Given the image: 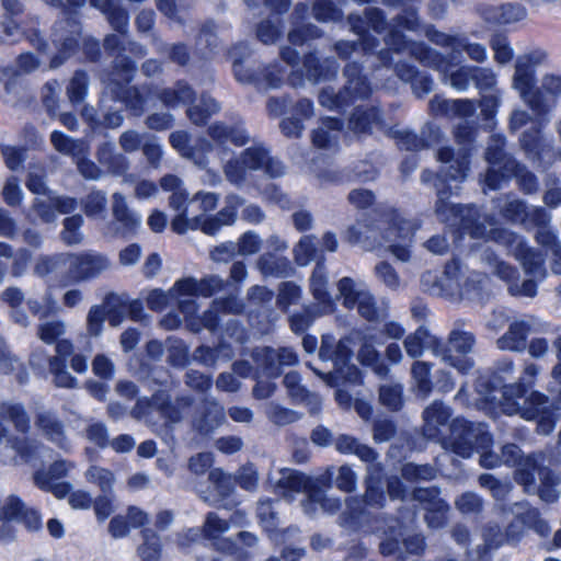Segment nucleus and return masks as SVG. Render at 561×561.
Listing matches in <instances>:
<instances>
[{
    "mask_svg": "<svg viewBox=\"0 0 561 561\" xmlns=\"http://www.w3.org/2000/svg\"><path fill=\"white\" fill-rule=\"evenodd\" d=\"M529 324L525 321H517L511 324L507 333L497 340L501 350L520 351L525 347Z\"/></svg>",
    "mask_w": 561,
    "mask_h": 561,
    "instance_id": "obj_23",
    "label": "nucleus"
},
{
    "mask_svg": "<svg viewBox=\"0 0 561 561\" xmlns=\"http://www.w3.org/2000/svg\"><path fill=\"white\" fill-rule=\"evenodd\" d=\"M161 187L164 191H171L172 194L169 198L170 207L181 214L183 210L187 211V217H191L192 211L188 210V194L182 185L180 179L173 175H167L161 180Z\"/></svg>",
    "mask_w": 561,
    "mask_h": 561,
    "instance_id": "obj_20",
    "label": "nucleus"
},
{
    "mask_svg": "<svg viewBox=\"0 0 561 561\" xmlns=\"http://www.w3.org/2000/svg\"><path fill=\"white\" fill-rule=\"evenodd\" d=\"M485 282L486 277L477 272H470L467 275H461L457 282L458 295L460 299H482V287Z\"/></svg>",
    "mask_w": 561,
    "mask_h": 561,
    "instance_id": "obj_22",
    "label": "nucleus"
},
{
    "mask_svg": "<svg viewBox=\"0 0 561 561\" xmlns=\"http://www.w3.org/2000/svg\"><path fill=\"white\" fill-rule=\"evenodd\" d=\"M108 531L114 538L125 537L129 531L127 518L123 515L113 517L108 525Z\"/></svg>",
    "mask_w": 561,
    "mask_h": 561,
    "instance_id": "obj_64",
    "label": "nucleus"
},
{
    "mask_svg": "<svg viewBox=\"0 0 561 561\" xmlns=\"http://www.w3.org/2000/svg\"><path fill=\"white\" fill-rule=\"evenodd\" d=\"M543 456L527 457L516 472V478L519 483L525 486L527 492L535 491L537 488L535 484L536 474L540 480L538 486V494L545 502H553L558 497V493L554 489L556 481L551 477L550 471L541 466Z\"/></svg>",
    "mask_w": 561,
    "mask_h": 561,
    "instance_id": "obj_12",
    "label": "nucleus"
},
{
    "mask_svg": "<svg viewBox=\"0 0 561 561\" xmlns=\"http://www.w3.org/2000/svg\"><path fill=\"white\" fill-rule=\"evenodd\" d=\"M218 203V195L215 193H204L199 192L195 194V196L190 201V206L193 207L198 205V209L202 213H208L216 208Z\"/></svg>",
    "mask_w": 561,
    "mask_h": 561,
    "instance_id": "obj_53",
    "label": "nucleus"
},
{
    "mask_svg": "<svg viewBox=\"0 0 561 561\" xmlns=\"http://www.w3.org/2000/svg\"><path fill=\"white\" fill-rule=\"evenodd\" d=\"M24 510L23 503L15 496H8L0 500V519L19 518Z\"/></svg>",
    "mask_w": 561,
    "mask_h": 561,
    "instance_id": "obj_40",
    "label": "nucleus"
},
{
    "mask_svg": "<svg viewBox=\"0 0 561 561\" xmlns=\"http://www.w3.org/2000/svg\"><path fill=\"white\" fill-rule=\"evenodd\" d=\"M350 343L351 339L341 340L337 344L333 336L324 335L322 337V344L320 348V356L323 359H330L334 362V371L325 375L324 380L330 386H339L340 379L345 381L355 382L359 378V371L355 366L347 365V358L350 356Z\"/></svg>",
    "mask_w": 561,
    "mask_h": 561,
    "instance_id": "obj_7",
    "label": "nucleus"
},
{
    "mask_svg": "<svg viewBox=\"0 0 561 561\" xmlns=\"http://www.w3.org/2000/svg\"><path fill=\"white\" fill-rule=\"evenodd\" d=\"M255 170H263L270 176H279L284 168L278 160L268 157L262 147H252L242 151L238 157L229 159L224 165L226 178L233 184L247 180L249 174Z\"/></svg>",
    "mask_w": 561,
    "mask_h": 561,
    "instance_id": "obj_5",
    "label": "nucleus"
},
{
    "mask_svg": "<svg viewBox=\"0 0 561 561\" xmlns=\"http://www.w3.org/2000/svg\"><path fill=\"white\" fill-rule=\"evenodd\" d=\"M26 185L30 191L38 195L34 207L45 222L55 220L56 215L53 208L57 209L59 214H67L76 208V202L72 198L46 194V186L41 170L30 172Z\"/></svg>",
    "mask_w": 561,
    "mask_h": 561,
    "instance_id": "obj_10",
    "label": "nucleus"
},
{
    "mask_svg": "<svg viewBox=\"0 0 561 561\" xmlns=\"http://www.w3.org/2000/svg\"><path fill=\"white\" fill-rule=\"evenodd\" d=\"M209 479L214 483L220 496H226L229 494L232 485V480L230 476H227L219 469H215L210 472Z\"/></svg>",
    "mask_w": 561,
    "mask_h": 561,
    "instance_id": "obj_57",
    "label": "nucleus"
},
{
    "mask_svg": "<svg viewBox=\"0 0 561 561\" xmlns=\"http://www.w3.org/2000/svg\"><path fill=\"white\" fill-rule=\"evenodd\" d=\"M438 160L448 163L444 172L453 180H462L468 171V162L465 157L454 158V153L449 148H440L438 151Z\"/></svg>",
    "mask_w": 561,
    "mask_h": 561,
    "instance_id": "obj_26",
    "label": "nucleus"
},
{
    "mask_svg": "<svg viewBox=\"0 0 561 561\" xmlns=\"http://www.w3.org/2000/svg\"><path fill=\"white\" fill-rule=\"evenodd\" d=\"M110 313L108 304L92 307L88 314V331L91 335H99L102 331L105 317Z\"/></svg>",
    "mask_w": 561,
    "mask_h": 561,
    "instance_id": "obj_37",
    "label": "nucleus"
},
{
    "mask_svg": "<svg viewBox=\"0 0 561 561\" xmlns=\"http://www.w3.org/2000/svg\"><path fill=\"white\" fill-rule=\"evenodd\" d=\"M314 244L310 237H304L295 248V259L299 265H307L314 259Z\"/></svg>",
    "mask_w": 561,
    "mask_h": 561,
    "instance_id": "obj_45",
    "label": "nucleus"
},
{
    "mask_svg": "<svg viewBox=\"0 0 561 561\" xmlns=\"http://www.w3.org/2000/svg\"><path fill=\"white\" fill-rule=\"evenodd\" d=\"M376 340L375 334H365L360 337V348L358 351V360L366 366H371L374 370L381 375L385 373V367L378 363V353L376 352L373 341Z\"/></svg>",
    "mask_w": 561,
    "mask_h": 561,
    "instance_id": "obj_28",
    "label": "nucleus"
},
{
    "mask_svg": "<svg viewBox=\"0 0 561 561\" xmlns=\"http://www.w3.org/2000/svg\"><path fill=\"white\" fill-rule=\"evenodd\" d=\"M62 256H65V254H60L53 257L45 256L38 259L35 266L36 273L39 275H45L49 272H54L61 267H65L62 260H60Z\"/></svg>",
    "mask_w": 561,
    "mask_h": 561,
    "instance_id": "obj_58",
    "label": "nucleus"
},
{
    "mask_svg": "<svg viewBox=\"0 0 561 561\" xmlns=\"http://www.w3.org/2000/svg\"><path fill=\"white\" fill-rule=\"evenodd\" d=\"M210 135L215 140L220 142H225L228 138H230L231 141L237 146H242L248 140L244 130L240 128L228 130L225 126L218 124L211 126Z\"/></svg>",
    "mask_w": 561,
    "mask_h": 561,
    "instance_id": "obj_35",
    "label": "nucleus"
},
{
    "mask_svg": "<svg viewBox=\"0 0 561 561\" xmlns=\"http://www.w3.org/2000/svg\"><path fill=\"white\" fill-rule=\"evenodd\" d=\"M402 388L399 385H383L380 388V401L392 410H397L402 403Z\"/></svg>",
    "mask_w": 561,
    "mask_h": 561,
    "instance_id": "obj_38",
    "label": "nucleus"
},
{
    "mask_svg": "<svg viewBox=\"0 0 561 561\" xmlns=\"http://www.w3.org/2000/svg\"><path fill=\"white\" fill-rule=\"evenodd\" d=\"M170 141L172 146L182 154L190 158H193L197 164H202L203 161L197 159V154L195 151H192L187 148L188 137L184 131H176L171 134Z\"/></svg>",
    "mask_w": 561,
    "mask_h": 561,
    "instance_id": "obj_51",
    "label": "nucleus"
},
{
    "mask_svg": "<svg viewBox=\"0 0 561 561\" xmlns=\"http://www.w3.org/2000/svg\"><path fill=\"white\" fill-rule=\"evenodd\" d=\"M449 410L442 403L434 402L424 411V435L436 438L442 435V428L446 426Z\"/></svg>",
    "mask_w": 561,
    "mask_h": 561,
    "instance_id": "obj_19",
    "label": "nucleus"
},
{
    "mask_svg": "<svg viewBox=\"0 0 561 561\" xmlns=\"http://www.w3.org/2000/svg\"><path fill=\"white\" fill-rule=\"evenodd\" d=\"M339 298L344 307L357 308L359 314L368 321H376L382 312L376 306L373 296L362 283L344 277L337 283Z\"/></svg>",
    "mask_w": 561,
    "mask_h": 561,
    "instance_id": "obj_13",
    "label": "nucleus"
},
{
    "mask_svg": "<svg viewBox=\"0 0 561 561\" xmlns=\"http://www.w3.org/2000/svg\"><path fill=\"white\" fill-rule=\"evenodd\" d=\"M81 216L68 217L65 219V228L62 231V239L68 244H76L81 240V233L79 232V228L82 225Z\"/></svg>",
    "mask_w": 561,
    "mask_h": 561,
    "instance_id": "obj_43",
    "label": "nucleus"
},
{
    "mask_svg": "<svg viewBox=\"0 0 561 561\" xmlns=\"http://www.w3.org/2000/svg\"><path fill=\"white\" fill-rule=\"evenodd\" d=\"M310 286L316 300L321 305V312L332 310V302L327 291V273L323 265L318 264L310 278Z\"/></svg>",
    "mask_w": 561,
    "mask_h": 561,
    "instance_id": "obj_24",
    "label": "nucleus"
},
{
    "mask_svg": "<svg viewBox=\"0 0 561 561\" xmlns=\"http://www.w3.org/2000/svg\"><path fill=\"white\" fill-rule=\"evenodd\" d=\"M220 286L221 279L215 276L205 278L199 283L194 278H184L178 280L168 293L160 289L150 290L146 296V301L149 308L159 311L164 309L171 299H174L184 316L190 318L196 311L193 298L196 296H210Z\"/></svg>",
    "mask_w": 561,
    "mask_h": 561,
    "instance_id": "obj_2",
    "label": "nucleus"
},
{
    "mask_svg": "<svg viewBox=\"0 0 561 561\" xmlns=\"http://www.w3.org/2000/svg\"><path fill=\"white\" fill-rule=\"evenodd\" d=\"M425 346L433 347L436 354L439 353L438 341L424 328H419L404 340L405 352L411 357L421 356Z\"/></svg>",
    "mask_w": 561,
    "mask_h": 561,
    "instance_id": "obj_21",
    "label": "nucleus"
},
{
    "mask_svg": "<svg viewBox=\"0 0 561 561\" xmlns=\"http://www.w3.org/2000/svg\"><path fill=\"white\" fill-rule=\"evenodd\" d=\"M161 545L159 538L151 530L144 533V543L139 547L138 552L142 560H156L160 556Z\"/></svg>",
    "mask_w": 561,
    "mask_h": 561,
    "instance_id": "obj_36",
    "label": "nucleus"
},
{
    "mask_svg": "<svg viewBox=\"0 0 561 561\" xmlns=\"http://www.w3.org/2000/svg\"><path fill=\"white\" fill-rule=\"evenodd\" d=\"M340 122L334 118H325L318 129L313 131L312 141L319 148L332 147L337 138Z\"/></svg>",
    "mask_w": 561,
    "mask_h": 561,
    "instance_id": "obj_25",
    "label": "nucleus"
},
{
    "mask_svg": "<svg viewBox=\"0 0 561 561\" xmlns=\"http://www.w3.org/2000/svg\"><path fill=\"white\" fill-rule=\"evenodd\" d=\"M474 68L460 67L450 73V84L457 90H465L468 88L470 81H473Z\"/></svg>",
    "mask_w": 561,
    "mask_h": 561,
    "instance_id": "obj_50",
    "label": "nucleus"
},
{
    "mask_svg": "<svg viewBox=\"0 0 561 561\" xmlns=\"http://www.w3.org/2000/svg\"><path fill=\"white\" fill-rule=\"evenodd\" d=\"M503 145V138L501 136H496L492 138V144L486 149V160L491 164L490 170L484 178L486 186L492 190L497 188L500 186L501 179L508 176L511 172H514L524 190L531 192L536 187V181L533 174L526 172L511 159L505 161L503 168L499 165V162L504 158L502 154Z\"/></svg>",
    "mask_w": 561,
    "mask_h": 561,
    "instance_id": "obj_6",
    "label": "nucleus"
},
{
    "mask_svg": "<svg viewBox=\"0 0 561 561\" xmlns=\"http://www.w3.org/2000/svg\"><path fill=\"white\" fill-rule=\"evenodd\" d=\"M112 213L114 217L115 231L122 236L136 232L141 226V215L131 211L126 198L119 194H113Z\"/></svg>",
    "mask_w": 561,
    "mask_h": 561,
    "instance_id": "obj_16",
    "label": "nucleus"
},
{
    "mask_svg": "<svg viewBox=\"0 0 561 561\" xmlns=\"http://www.w3.org/2000/svg\"><path fill=\"white\" fill-rule=\"evenodd\" d=\"M68 503L75 510H88L92 505V497L89 492L77 490L69 493Z\"/></svg>",
    "mask_w": 561,
    "mask_h": 561,
    "instance_id": "obj_61",
    "label": "nucleus"
},
{
    "mask_svg": "<svg viewBox=\"0 0 561 561\" xmlns=\"http://www.w3.org/2000/svg\"><path fill=\"white\" fill-rule=\"evenodd\" d=\"M451 437L442 438L445 448H450L455 454L461 457H470L473 449L481 453L480 462L483 467L493 468L502 462V457H497L486 450L491 444V437L480 425L473 427L463 420L456 419L450 425Z\"/></svg>",
    "mask_w": 561,
    "mask_h": 561,
    "instance_id": "obj_3",
    "label": "nucleus"
},
{
    "mask_svg": "<svg viewBox=\"0 0 561 561\" xmlns=\"http://www.w3.org/2000/svg\"><path fill=\"white\" fill-rule=\"evenodd\" d=\"M27 304L32 312L39 318L57 311L56 301L50 297V295L42 298L41 301L37 299H30Z\"/></svg>",
    "mask_w": 561,
    "mask_h": 561,
    "instance_id": "obj_49",
    "label": "nucleus"
},
{
    "mask_svg": "<svg viewBox=\"0 0 561 561\" xmlns=\"http://www.w3.org/2000/svg\"><path fill=\"white\" fill-rule=\"evenodd\" d=\"M93 373L101 378H110L113 375L114 366L110 358L98 355L92 363Z\"/></svg>",
    "mask_w": 561,
    "mask_h": 561,
    "instance_id": "obj_62",
    "label": "nucleus"
},
{
    "mask_svg": "<svg viewBox=\"0 0 561 561\" xmlns=\"http://www.w3.org/2000/svg\"><path fill=\"white\" fill-rule=\"evenodd\" d=\"M94 513L100 522L105 520L114 512V497L112 495H101L94 501Z\"/></svg>",
    "mask_w": 561,
    "mask_h": 561,
    "instance_id": "obj_56",
    "label": "nucleus"
},
{
    "mask_svg": "<svg viewBox=\"0 0 561 561\" xmlns=\"http://www.w3.org/2000/svg\"><path fill=\"white\" fill-rule=\"evenodd\" d=\"M106 198L104 194L91 193L85 201L84 209L88 216L96 217L104 213Z\"/></svg>",
    "mask_w": 561,
    "mask_h": 561,
    "instance_id": "obj_54",
    "label": "nucleus"
},
{
    "mask_svg": "<svg viewBox=\"0 0 561 561\" xmlns=\"http://www.w3.org/2000/svg\"><path fill=\"white\" fill-rule=\"evenodd\" d=\"M87 76L78 72L71 79L68 87V95L71 102L77 103L83 100L87 90Z\"/></svg>",
    "mask_w": 561,
    "mask_h": 561,
    "instance_id": "obj_47",
    "label": "nucleus"
},
{
    "mask_svg": "<svg viewBox=\"0 0 561 561\" xmlns=\"http://www.w3.org/2000/svg\"><path fill=\"white\" fill-rule=\"evenodd\" d=\"M222 226L220 220L217 219V216L206 218L202 215H192V217H187L186 210L175 215L171 221L172 230L180 234L201 229L204 233L213 236L219 231Z\"/></svg>",
    "mask_w": 561,
    "mask_h": 561,
    "instance_id": "obj_17",
    "label": "nucleus"
},
{
    "mask_svg": "<svg viewBox=\"0 0 561 561\" xmlns=\"http://www.w3.org/2000/svg\"><path fill=\"white\" fill-rule=\"evenodd\" d=\"M355 474L350 467L342 466L336 477V486L345 492H352L355 488Z\"/></svg>",
    "mask_w": 561,
    "mask_h": 561,
    "instance_id": "obj_60",
    "label": "nucleus"
},
{
    "mask_svg": "<svg viewBox=\"0 0 561 561\" xmlns=\"http://www.w3.org/2000/svg\"><path fill=\"white\" fill-rule=\"evenodd\" d=\"M375 272L377 277L389 288L396 289L399 287V277L394 270L388 263H380L376 265Z\"/></svg>",
    "mask_w": 561,
    "mask_h": 561,
    "instance_id": "obj_52",
    "label": "nucleus"
},
{
    "mask_svg": "<svg viewBox=\"0 0 561 561\" xmlns=\"http://www.w3.org/2000/svg\"><path fill=\"white\" fill-rule=\"evenodd\" d=\"M331 473L329 470L318 478L311 479L304 473L293 469H280L277 477L272 476L271 484L275 492L288 501H291L295 494L305 492L307 501L304 503V510L307 514H313L321 510L332 513L339 508V502L332 499H324L320 490L321 485H327Z\"/></svg>",
    "mask_w": 561,
    "mask_h": 561,
    "instance_id": "obj_1",
    "label": "nucleus"
},
{
    "mask_svg": "<svg viewBox=\"0 0 561 561\" xmlns=\"http://www.w3.org/2000/svg\"><path fill=\"white\" fill-rule=\"evenodd\" d=\"M474 344L473 335L469 332L453 331L448 341L446 353L439 350L437 355H442L450 366L455 367L461 374L469 371L473 364L465 355L472 351Z\"/></svg>",
    "mask_w": 561,
    "mask_h": 561,
    "instance_id": "obj_15",
    "label": "nucleus"
},
{
    "mask_svg": "<svg viewBox=\"0 0 561 561\" xmlns=\"http://www.w3.org/2000/svg\"><path fill=\"white\" fill-rule=\"evenodd\" d=\"M36 485L43 490L50 491L56 497L62 499L70 492V484L67 482H57L46 477L45 472H37L34 477Z\"/></svg>",
    "mask_w": 561,
    "mask_h": 561,
    "instance_id": "obj_34",
    "label": "nucleus"
},
{
    "mask_svg": "<svg viewBox=\"0 0 561 561\" xmlns=\"http://www.w3.org/2000/svg\"><path fill=\"white\" fill-rule=\"evenodd\" d=\"M241 205L242 201L240 197L236 195L228 196L226 206L216 215L217 219H219L224 226L232 225L236 220L237 209Z\"/></svg>",
    "mask_w": 561,
    "mask_h": 561,
    "instance_id": "obj_41",
    "label": "nucleus"
},
{
    "mask_svg": "<svg viewBox=\"0 0 561 561\" xmlns=\"http://www.w3.org/2000/svg\"><path fill=\"white\" fill-rule=\"evenodd\" d=\"M9 422L12 423L14 428L20 433H24L30 428V419L22 405L12 402L2 403L0 405V443L3 439H8L11 447L16 450L20 457L25 462H31L38 447L28 442H13L9 436V430L4 425V423Z\"/></svg>",
    "mask_w": 561,
    "mask_h": 561,
    "instance_id": "obj_8",
    "label": "nucleus"
},
{
    "mask_svg": "<svg viewBox=\"0 0 561 561\" xmlns=\"http://www.w3.org/2000/svg\"><path fill=\"white\" fill-rule=\"evenodd\" d=\"M416 225L396 215L386 230L385 240L391 253L400 261H408L410 252L408 245L412 239Z\"/></svg>",
    "mask_w": 561,
    "mask_h": 561,
    "instance_id": "obj_14",
    "label": "nucleus"
},
{
    "mask_svg": "<svg viewBox=\"0 0 561 561\" xmlns=\"http://www.w3.org/2000/svg\"><path fill=\"white\" fill-rule=\"evenodd\" d=\"M192 94V90L187 85L178 84L173 90H165L162 94V100L167 104L176 105L190 101Z\"/></svg>",
    "mask_w": 561,
    "mask_h": 561,
    "instance_id": "obj_44",
    "label": "nucleus"
},
{
    "mask_svg": "<svg viewBox=\"0 0 561 561\" xmlns=\"http://www.w3.org/2000/svg\"><path fill=\"white\" fill-rule=\"evenodd\" d=\"M213 457L211 454L202 453L192 457L190 460V469L196 474H202L211 466Z\"/></svg>",
    "mask_w": 561,
    "mask_h": 561,
    "instance_id": "obj_63",
    "label": "nucleus"
},
{
    "mask_svg": "<svg viewBox=\"0 0 561 561\" xmlns=\"http://www.w3.org/2000/svg\"><path fill=\"white\" fill-rule=\"evenodd\" d=\"M64 364L58 358L50 362V370L55 376V383L58 387L71 388L76 385V379L64 369Z\"/></svg>",
    "mask_w": 561,
    "mask_h": 561,
    "instance_id": "obj_48",
    "label": "nucleus"
},
{
    "mask_svg": "<svg viewBox=\"0 0 561 561\" xmlns=\"http://www.w3.org/2000/svg\"><path fill=\"white\" fill-rule=\"evenodd\" d=\"M85 479L96 484L103 492L111 491L115 481L112 471L99 466H91L85 472Z\"/></svg>",
    "mask_w": 561,
    "mask_h": 561,
    "instance_id": "obj_31",
    "label": "nucleus"
},
{
    "mask_svg": "<svg viewBox=\"0 0 561 561\" xmlns=\"http://www.w3.org/2000/svg\"><path fill=\"white\" fill-rule=\"evenodd\" d=\"M546 57L543 51H534L516 60L512 87L533 110L539 106V91L535 87L534 70Z\"/></svg>",
    "mask_w": 561,
    "mask_h": 561,
    "instance_id": "obj_11",
    "label": "nucleus"
},
{
    "mask_svg": "<svg viewBox=\"0 0 561 561\" xmlns=\"http://www.w3.org/2000/svg\"><path fill=\"white\" fill-rule=\"evenodd\" d=\"M37 425L51 442L64 449L68 448V442L64 435L62 427L51 414H41Z\"/></svg>",
    "mask_w": 561,
    "mask_h": 561,
    "instance_id": "obj_27",
    "label": "nucleus"
},
{
    "mask_svg": "<svg viewBox=\"0 0 561 561\" xmlns=\"http://www.w3.org/2000/svg\"><path fill=\"white\" fill-rule=\"evenodd\" d=\"M336 448L344 454H355L364 461L375 459V453L366 445L359 444L355 438L342 435L336 439Z\"/></svg>",
    "mask_w": 561,
    "mask_h": 561,
    "instance_id": "obj_29",
    "label": "nucleus"
},
{
    "mask_svg": "<svg viewBox=\"0 0 561 561\" xmlns=\"http://www.w3.org/2000/svg\"><path fill=\"white\" fill-rule=\"evenodd\" d=\"M518 256L527 273L531 275L540 274L543 263V257L540 253L534 252L530 249H525L520 250Z\"/></svg>",
    "mask_w": 561,
    "mask_h": 561,
    "instance_id": "obj_39",
    "label": "nucleus"
},
{
    "mask_svg": "<svg viewBox=\"0 0 561 561\" xmlns=\"http://www.w3.org/2000/svg\"><path fill=\"white\" fill-rule=\"evenodd\" d=\"M219 111L218 103L206 96H202L197 104L187 110L190 119L195 124H202L209 115Z\"/></svg>",
    "mask_w": 561,
    "mask_h": 561,
    "instance_id": "obj_30",
    "label": "nucleus"
},
{
    "mask_svg": "<svg viewBox=\"0 0 561 561\" xmlns=\"http://www.w3.org/2000/svg\"><path fill=\"white\" fill-rule=\"evenodd\" d=\"M473 81L480 90H488L495 85V76L490 69L474 68Z\"/></svg>",
    "mask_w": 561,
    "mask_h": 561,
    "instance_id": "obj_59",
    "label": "nucleus"
},
{
    "mask_svg": "<svg viewBox=\"0 0 561 561\" xmlns=\"http://www.w3.org/2000/svg\"><path fill=\"white\" fill-rule=\"evenodd\" d=\"M65 333V323L61 321H50L42 323L38 327V336L45 343H53Z\"/></svg>",
    "mask_w": 561,
    "mask_h": 561,
    "instance_id": "obj_42",
    "label": "nucleus"
},
{
    "mask_svg": "<svg viewBox=\"0 0 561 561\" xmlns=\"http://www.w3.org/2000/svg\"><path fill=\"white\" fill-rule=\"evenodd\" d=\"M51 142L58 151L72 154L75 158L85 151L83 142L75 141L58 131L51 134Z\"/></svg>",
    "mask_w": 561,
    "mask_h": 561,
    "instance_id": "obj_33",
    "label": "nucleus"
},
{
    "mask_svg": "<svg viewBox=\"0 0 561 561\" xmlns=\"http://www.w3.org/2000/svg\"><path fill=\"white\" fill-rule=\"evenodd\" d=\"M492 48L494 50V59L499 64H507L513 58V49L504 37L494 38L492 41Z\"/></svg>",
    "mask_w": 561,
    "mask_h": 561,
    "instance_id": "obj_55",
    "label": "nucleus"
},
{
    "mask_svg": "<svg viewBox=\"0 0 561 561\" xmlns=\"http://www.w3.org/2000/svg\"><path fill=\"white\" fill-rule=\"evenodd\" d=\"M261 247L260 237L252 231H248L239 239L238 253L240 255H251L256 253Z\"/></svg>",
    "mask_w": 561,
    "mask_h": 561,
    "instance_id": "obj_46",
    "label": "nucleus"
},
{
    "mask_svg": "<svg viewBox=\"0 0 561 561\" xmlns=\"http://www.w3.org/2000/svg\"><path fill=\"white\" fill-rule=\"evenodd\" d=\"M523 392L519 385L506 388L503 392V412L508 415L520 414L525 420H537V431L539 433L543 435L551 433L554 422L547 409L546 398L538 392H531L529 397L523 400L524 404L520 405L517 400L523 399Z\"/></svg>",
    "mask_w": 561,
    "mask_h": 561,
    "instance_id": "obj_4",
    "label": "nucleus"
},
{
    "mask_svg": "<svg viewBox=\"0 0 561 561\" xmlns=\"http://www.w3.org/2000/svg\"><path fill=\"white\" fill-rule=\"evenodd\" d=\"M229 529V524L225 519L217 516L215 513H210L206 517L204 524V536L206 539L213 542L218 550L231 552L234 548V543L228 539H222L221 536Z\"/></svg>",
    "mask_w": 561,
    "mask_h": 561,
    "instance_id": "obj_18",
    "label": "nucleus"
},
{
    "mask_svg": "<svg viewBox=\"0 0 561 561\" xmlns=\"http://www.w3.org/2000/svg\"><path fill=\"white\" fill-rule=\"evenodd\" d=\"M430 366L425 362H415L412 366V378L414 387L422 396H427L431 391Z\"/></svg>",
    "mask_w": 561,
    "mask_h": 561,
    "instance_id": "obj_32",
    "label": "nucleus"
},
{
    "mask_svg": "<svg viewBox=\"0 0 561 561\" xmlns=\"http://www.w3.org/2000/svg\"><path fill=\"white\" fill-rule=\"evenodd\" d=\"M60 260L67 270L62 280L65 286L94 278L110 267L107 257L95 252L65 254Z\"/></svg>",
    "mask_w": 561,
    "mask_h": 561,
    "instance_id": "obj_9",
    "label": "nucleus"
}]
</instances>
